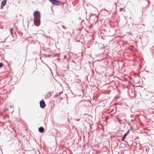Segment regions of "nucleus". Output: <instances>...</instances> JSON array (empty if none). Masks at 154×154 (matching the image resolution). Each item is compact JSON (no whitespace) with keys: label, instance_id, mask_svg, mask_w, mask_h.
<instances>
[{"label":"nucleus","instance_id":"1","mask_svg":"<svg viewBox=\"0 0 154 154\" xmlns=\"http://www.w3.org/2000/svg\"><path fill=\"white\" fill-rule=\"evenodd\" d=\"M40 13L36 11L34 13V24L37 26H38L40 23Z\"/></svg>","mask_w":154,"mask_h":154},{"label":"nucleus","instance_id":"2","mask_svg":"<svg viewBox=\"0 0 154 154\" xmlns=\"http://www.w3.org/2000/svg\"><path fill=\"white\" fill-rule=\"evenodd\" d=\"M53 4L58 5L60 3V2L57 0H48Z\"/></svg>","mask_w":154,"mask_h":154},{"label":"nucleus","instance_id":"3","mask_svg":"<svg viewBox=\"0 0 154 154\" xmlns=\"http://www.w3.org/2000/svg\"><path fill=\"white\" fill-rule=\"evenodd\" d=\"M40 106L42 108H44L45 106V103L43 100H42L40 102Z\"/></svg>","mask_w":154,"mask_h":154},{"label":"nucleus","instance_id":"4","mask_svg":"<svg viewBox=\"0 0 154 154\" xmlns=\"http://www.w3.org/2000/svg\"><path fill=\"white\" fill-rule=\"evenodd\" d=\"M7 0H4L1 3V6L2 7H3L5 6V5L6 4Z\"/></svg>","mask_w":154,"mask_h":154},{"label":"nucleus","instance_id":"5","mask_svg":"<svg viewBox=\"0 0 154 154\" xmlns=\"http://www.w3.org/2000/svg\"><path fill=\"white\" fill-rule=\"evenodd\" d=\"M38 131L40 133H42L44 131V128L43 127H41L39 128Z\"/></svg>","mask_w":154,"mask_h":154},{"label":"nucleus","instance_id":"6","mask_svg":"<svg viewBox=\"0 0 154 154\" xmlns=\"http://www.w3.org/2000/svg\"><path fill=\"white\" fill-rule=\"evenodd\" d=\"M127 134H126L125 133V134L123 136L122 138V141H123L125 139L126 136H127Z\"/></svg>","mask_w":154,"mask_h":154},{"label":"nucleus","instance_id":"7","mask_svg":"<svg viewBox=\"0 0 154 154\" xmlns=\"http://www.w3.org/2000/svg\"><path fill=\"white\" fill-rule=\"evenodd\" d=\"M10 31L11 34V35L12 36H13V28H11L10 29Z\"/></svg>","mask_w":154,"mask_h":154},{"label":"nucleus","instance_id":"8","mask_svg":"<svg viewBox=\"0 0 154 154\" xmlns=\"http://www.w3.org/2000/svg\"><path fill=\"white\" fill-rule=\"evenodd\" d=\"M94 21L96 22H97L98 20V17L97 16H96L95 17V18L94 19Z\"/></svg>","mask_w":154,"mask_h":154},{"label":"nucleus","instance_id":"9","mask_svg":"<svg viewBox=\"0 0 154 154\" xmlns=\"http://www.w3.org/2000/svg\"><path fill=\"white\" fill-rule=\"evenodd\" d=\"M3 66V64L2 63L0 62V68L2 67Z\"/></svg>","mask_w":154,"mask_h":154},{"label":"nucleus","instance_id":"10","mask_svg":"<svg viewBox=\"0 0 154 154\" xmlns=\"http://www.w3.org/2000/svg\"><path fill=\"white\" fill-rule=\"evenodd\" d=\"M63 93V92L62 91L59 94H56L55 95V97H58L59 96V95H60V94L61 93Z\"/></svg>","mask_w":154,"mask_h":154},{"label":"nucleus","instance_id":"11","mask_svg":"<svg viewBox=\"0 0 154 154\" xmlns=\"http://www.w3.org/2000/svg\"><path fill=\"white\" fill-rule=\"evenodd\" d=\"M129 131H130L129 130H128V131H127V132L126 133H125L127 134V135L129 133Z\"/></svg>","mask_w":154,"mask_h":154},{"label":"nucleus","instance_id":"12","mask_svg":"<svg viewBox=\"0 0 154 154\" xmlns=\"http://www.w3.org/2000/svg\"><path fill=\"white\" fill-rule=\"evenodd\" d=\"M128 33L129 34L131 35H132V33H131L130 32H129Z\"/></svg>","mask_w":154,"mask_h":154},{"label":"nucleus","instance_id":"13","mask_svg":"<svg viewBox=\"0 0 154 154\" xmlns=\"http://www.w3.org/2000/svg\"><path fill=\"white\" fill-rule=\"evenodd\" d=\"M62 26L63 28H66L63 25H62Z\"/></svg>","mask_w":154,"mask_h":154},{"label":"nucleus","instance_id":"14","mask_svg":"<svg viewBox=\"0 0 154 154\" xmlns=\"http://www.w3.org/2000/svg\"><path fill=\"white\" fill-rule=\"evenodd\" d=\"M122 10H123V9L122 8H120V11H122Z\"/></svg>","mask_w":154,"mask_h":154},{"label":"nucleus","instance_id":"15","mask_svg":"<svg viewBox=\"0 0 154 154\" xmlns=\"http://www.w3.org/2000/svg\"><path fill=\"white\" fill-rule=\"evenodd\" d=\"M79 120H80V119H77L76 120H77V121H79Z\"/></svg>","mask_w":154,"mask_h":154},{"label":"nucleus","instance_id":"16","mask_svg":"<svg viewBox=\"0 0 154 154\" xmlns=\"http://www.w3.org/2000/svg\"><path fill=\"white\" fill-rule=\"evenodd\" d=\"M9 106L10 108H11L12 107V106Z\"/></svg>","mask_w":154,"mask_h":154},{"label":"nucleus","instance_id":"17","mask_svg":"<svg viewBox=\"0 0 154 154\" xmlns=\"http://www.w3.org/2000/svg\"><path fill=\"white\" fill-rule=\"evenodd\" d=\"M64 58H66V56H64Z\"/></svg>","mask_w":154,"mask_h":154},{"label":"nucleus","instance_id":"18","mask_svg":"<svg viewBox=\"0 0 154 154\" xmlns=\"http://www.w3.org/2000/svg\"><path fill=\"white\" fill-rule=\"evenodd\" d=\"M60 99H62V98H60Z\"/></svg>","mask_w":154,"mask_h":154}]
</instances>
